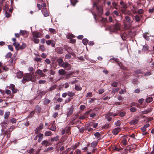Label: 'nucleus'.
<instances>
[{"instance_id":"72a5a7b5","label":"nucleus","mask_w":154,"mask_h":154,"mask_svg":"<svg viewBox=\"0 0 154 154\" xmlns=\"http://www.w3.org/2000/svg\"><path fill=\"white\" fill-rule=\"evenodd\" d=\"M12 54L11 52H8L5 55V57L6 58H10L11 57Z\"/></svg>"},{"instance_id":"20e7f679","label":"nucleus","mask_w":154,"mask_h":154,"mask_svg":"<svg viewBox=\"0 0 154 154\" xmlns=\"http://www.w3.org/2000/svg\"><path fill=\"white\" fill-rule=\"evenodd\" d=\"M93 8L96 7L98 13L100 14H103V7L102 6H98L97 3L94 2L93 4Z\"/></svg>"},{"instance_id":"f257e3e1","label":"nucleus","mask_w":154,"mask_h":154,"mask_svg":"<svg viewBox=\"0 0 154 154\" xmlns=\"http://www.w3.org/2000/svg\"><path fill=\"white\" fill-rule=\"evenodd\" d=\"M120 23H117L113 25L108 26L106 28V30L111 32H117L118 30H120Z\"/></svg>"},{"instance_id":"0e129e2a","label":"nucleus","mask_w":154,"mask_h":154,"mask_svg":"<svg viewBox=\"0 0 154 154\" xmlns=\"http://www.w3.org/2000/svg\"><path fill=\"white\" fill-rule=\"evenodd\" d=\"M126 91L125 90H122L119 91V93L120 94H123L126 92Z\"/></svg>"},{"instance_id":"393cba45","label":"nucleus","mask_w":154,"mask_h":154,"mask_svg":"<svg viewBox=\"0 0 154 154\" xmlns=\"http://www.w3.org/2000/svg\"><path fill=\"white\" fill-rule=\"evenodd\" d=\"M75 95V93L71 91H68L67 93V95L70 97H72L74 96Z\"/></svg>"},{"instance_id":"ddd939ff","label":"nucleus","mask_w":154,"mask_h":154,"mask_svg":"<svg viewBox=\"0 0 154 154\" xmlns=\"http://www.w3.org/2000/svg\"><path fill=\"white\" fill-rule=\"evenodd\" d=\"M139 122V120L138 119H134L133 120H131L130 122V123L131 125H135L137 124Z\"/></svg>"},{"instance_id":"79ce46f5","label":"nucleus","mask_w":154,"mask_h":154,"mask_svg":"<svg viewBox=\"0 0 154 154\" xmlns=\"http://www.w3.org/2000/svg\"><path fill=\"white\" fill-rule=\"evenodd\" d=\"M97 145V143L96 141L93 142L91 143V146L93 147H94L96 146Z\"/></svg>"},{"instance_id":"6e6d98bb","label":"nucleus","mask_w":154,"mask_h":154,"mask_svg":"<svg viewBox=\"0 0 154 154\" xmlns=\"http://www.w3.org/2000/svg\"><path fill=\"white\" fill-rule=\"evenodd\" d=\"M49 72H50V73L51 75H54L55 73V71L52 70V69H51L49 71Z\"/></svg>"},{"instance_id":"6ab92c4d","label":"nucleus","mask_w":154,"mask_h":154,"mask_svg":"<svg viewBox=\"0 0 154 154\" xmlns=\"http://www.w3.org/2000/svg\"><path fill=\"white\" fill-rule=\"evenodd\" d=\"M13 45L15 47L16 50H19V47L20 46V44L19 43L16 42H14Z\"/></svg>"},{"instance_id":"a211bd4d","label":"nucleus","mask_w":154,"mask_h":154,"mask_svg":"<svg viewBox=\"0 0 154 154\" xmlns=\"http://www.w3.org/2000/svg\"><path fill=\"white\" fill-rule=\"evenodd\" d=\"M149 126V124H147L145 125L143 127L141 128V130L143 132L145 131L146 130V128L148 127Z\"/></svg>"},{"instance_id":"a19ab883","label":"nucleus","mask_w":154,"mask_h":154,"mask_svg":"<svg viewBox=\"0 0 154 154\" xmlns=\"http://www.w3.org/2000/svg\"><path fill=\"white\" fill-rule=\"evenodd\" d=\"M118 85V82H113L111 84V85L113 87H116Z\"/></svg>"},{"instance_id":"13d9d810","label":"nucleus","mask_w":154,"mask_h":154,"mask_svg":"<svg viewBox=\"0 0 154 154\" xmlns=\"http://www.w3.org/2000/svg\"><path fill=\"white\" fill-rule=\"evenodd\" d=\"M144 75L145 76H149L151 75L150 72H146L144 73Z\"/></svg>"},{"instance_id":"5701e85b","label":"nucleus","mask_w":154,"mask_h":154,"mask_svg":"<svg viewBox=\"0 0 154 154\" xmlns=\"http://www.w3.org/2000/svg\"><path fill=\"white\" fill-rule=\"evenodd\" d=\"M42 13L44 16L45 17H48L49 16V13L47 11L45 10V11H42Z\"/></svg>"},{"instance_id":"c9c22d12","label":"nucleus","mask_w":154,"mask_h":154,"mask_svg":"<svg viewBox=\"0 0 154 154\" xmlns=\"http://www.w3.org/2000/svg\"><path fill=\"white\" fill-rule=\"evenodd\" d=\"M82 43L84 45H86L88 42V40L87 39H84L82 40Z\"/></svg>"},{"instance_id":"9d476101","label":"nucleus","mask_w":154,"mask_h":154,"mask_svg":"<svg viewBox=\"0 0 154 154\" xmlns=\"http://www.w3.org/2000/svg\"><path fill=\"white\" fill-rule=\"evenodd\" d=\"M121 129L119 128H116L114 129L112 131V133L116 135L120 131Z\"/></svg>"},{"instance_id":"774afa93","label":"nucleus","mask_w":154,"mask_h":154,"mask_svg":"<svg viewBox=\"0 0 154 154\" xmlns=\"http://www.w3.org/2000/svg\"><path fill=\"white\" fill-rule=\"evenodd\" d=\"M35 69L32 67H29L28 68V70L30 72L34 71Z\"/></svg>"},{"instance_id":"aec40b11","label":"nucleus","mask_w":154,"mask_h":154,"mask_svg":"<svg viewBox=\"0 0 154 154\" xmlns=\"http://www.w3.org/2000/svg\"><path fill=\"white\" fill-rule=\"evenodd\" d=\"M57 61L59 65L60 66H61V65H62V64L63 62V59L61 58H59L57 60Z\"/></svg>"},{"instance_id":"864d4df0","label":"nucleus","mask_w":154,"mask_h":154,"mask_svg":"<svg viewBox=\"0 0 154 154\" xmlns=\"http://www.w3.org/2000/svg\"><path fill=\"white\" fill-rule=\"evenodd\" d=\"M13 61V59L12 58H11L8 61V63H9V65H11Z\"/></svg>"},{"instance_id":"7ed1b4c3","label":"nucleus","mask_w":154,"mask_h":154,"mask_svg":"<svg viewBox=\"0 0 154 154\" xmlns=\"http://www.w3.org/2000/svg\"><path fill=\"white\" fill-rule=\"evenodd\" d=\"M33 74V73H32V74H27L25 75L23 78V79L22 80L23 82H24V81H26L28 82L29 81H32V75Z\"/></svg>"},{"instance_id":"de8ad7c7","label":"nucleus","mask_w":154,"mask_h":154,"mask_svg":"<svg viewBox=\"0 0 154 154\" xmlns=\"http://www.w3.org/2000/svg\"><path fill=\"white\" fill-rule=\"evenodd\" d=\"M130 110L132 112H134L136 111L137 109L135 107H132L130 109Z\"/></svg>"},{"instance_id":"2eb2a0df","label":"nucleus","mask_w":154,"mask_h":154,"mask_svg":"<svg viewBox=\"0 0 154 154\" xmlns=\"http://www.w3.org/2000/svg\"><path fill=\"white\" fill-rule=\"evenodd\" d=\"M41 34L39 32L35 33L33 34V38H38L41 36Z\"/></svg>"},{"instance_id":"338daca9","label":"nucleus","mask_w":154,"mask_h":154,"mask_svg":"<svg viewBox=\"0 0 154 154\" xmlns=\"http://www.w3.org/2000/svg\"><path fill=\"white\" fill-rule=\"evenodd\" d=\"M95 100H96V99L94 98H90L89 99L88 101L89 103H93Z\"/></svg>"},{"instance_id":"2f4dec72","label":"nucleus","mask_w":154,"mask_h":154,"mask_svg":"<svg viewBox=\"0 0 154 154\" xmlns=\"http://www.w3.org/2000/svg\"><path fill=\"white\" fill-rule=\"evenodd\" d=\"M121 36L123 40H125L126 39V36L125 34L123 33V34L121 35Z\"/></svg>"},{"instance_id":"4468645a","label":"nucleus","mask_w":154,"mask_h":154,"mask_svg":"<svg viewBox=\"0 0 154 154\" xmlns=\"http://www.w3.org/2000/svg\"><path fill=\"white\" fill-rule=\"evenodd\" d=\"M38 142H40L42 140L43 138V134H42L40 133L38 135Z\"/></svg>"},{"instance_id":"f8f14e48","label":"nucleus","mask_w":154,"mask_h":154,"mask_svg":"<svg viewBox=\"0 0 154 154\" xmlns=\"http://www.w3.org/2000/svg\"><path fill=\"white\" fill-rule=\"evenodd\" d=\"M41 144L42 145L46 147L50 145V144L47 140H44L42 141Z\"/></svg>"},{"instance_id":"37998d69","label":"nucleus","mask_w":154,"mask_h":154,"mask_svg":"<svg viewBox=\"0 0 154 154\" xmlns=\"http://www.w3.org/2000/svg\"><path fill=\"white\" fill-rule=\"evenodd\" d=\"M148 49V47L147 45H145L143 46V51H147Z\"/></svg>"},{"instance_id":"bf43d9fd","label":"nucleus","mask_w":154,"mask_h":154,"mask_svg":"<svg viewBox=\"0 0 154 154\" xmlns=\"http://www.w3.org/2000/svg\"><path fill=\"white\" fill-rule=\"evenodd\" d=\"M16 121V119L14 118H12L11 120V122L12 123H15Z\"/></svg>"},{"instance_id":"e433bc0d","label":"nucleus","mask_w":154,"mask_h":154,"mask_svg":"<svg viewBox=\"0 0 154 154\" xmlns=\"http://www.w3.org/2000/svg\"><path fill=\"white\" fill-rule=\"evenodd\" d=\"M72 112L73 110L72 109H71L67 113V116L68 117L70 115L72 114Z\"/></svg>"},{"instance_id":"603ef678","label":"nucleus","mask_w":154,"mask_h":154,"mask_svg":"<svg viewBox=\"0 0 154 154\" xmlns=\"http://www.w3.org/2000/svg\"><path fill=\"white\" fill-rule=\"evenodd\" d=\"M49 129L51 131H55L56 129V127L53 125V126L49 128Z\"/></svg>"},{"instance_id":"473e14b6","label":"nucleus","mask_w":154,"mask_h":154,"mask_svg":"<svg viewBox=\"0 0 154 154\" xmlns=\"http://www.w3.org/2000/svg\"><path fill=\"white\" fill-rule=\"evenodd\" d=\"M134 72L137 74H140L142 73L141 70L140 69L135 70L134 71Z\"/></svg>"},{"instance_id":"c03bdc74","label":"nucleus","mask_w":154,"mask_h":154,"mask_svg":"<svg viewBox=\"0 0 154 154\" xmlns=\"http://www.w3.org/2000/svg\"><path fill=\"white\" fill-rule=\"evenodd\" d=\"M49 31L51 33H55L56 32L54 29L52 28H50L49 29Z\"/></svg>"},{"instance_id":"09e8293b","label":"nucleus","mask_w":154,"mask_h":154,"mask_svg":"<svg viewBox=\"0 0 154 154\" xmlns=\"http://www.w3.org/2000/svg\"><path fill=\"white\" fill-rule=\"evenodd\" d=\"M115 124L117 126H119L121 125V122L119 120H118L115 123Z\"/></svg>"},{"instance_id":"b1692460","label":"nucleus","mask_w":154,"mask_h":154,"mask_svg":"<svg viewBox=\"0 0 154 154\" xmlns=\"http://www.w3.org/2000/svg\"><path fill=\"white\" fill-rule=\"evenodd\" d=\"M51 134V132L49 131H46L45 133V136H50Z\"/></svg>"},{"instance_id":"3c124183","label":"nucleus","mask_w":154,"mask_h":154,"mask_svg":"<svg viewBox=\"0 0 154 154\" xmlns=\"http://www.w3.org/2000/svg\"><path fill=\"white\" fill-rule=\"evenodd\" d=\"M126 141H127L126 139H125L123 140H122V143L124 145H127Z\"/></svg>"},{"instance_id":"e2e57ef3","label":"nucleus","mask_w":154,"mask_h":154,"mask_svg":"<svg viewBox=\"0 0 154 154\" xmlns=\"http://www.w3.org/2000/svg\"><path fill=\"white\" fill-rule=\"evenodd\" d=\"M78 2L77 0H73L72 3H71V4H72L74 6H75L77 3Z\"/></svg>"},{"instance_id":"680f3d73","label":"nucleus","mask_w":154,"mask_h":154,"mask_svg":"<svg viewBox=\"0 0 154 154\" xmlns=\"http://www.w3.org/2000/svg\"><path fill=\"white\" fill-rule=\"evenodd\" d=\"M54 149V147H48L46 150L45 151L46 152L48 151L49 150H53Z\"/></svg>"},{"instance_id":"a18cd8bd","label":"nucleus","mask_w":154,"mask_h":154,"mask_svg":"<svg viewBox=\"0 0 154 154\" xmlns=\"http://www.w3.org/2000/svg\"><path fill=\"white\" fill-rule=\"evenodd\" d=\"M135 20L136 22H139L140 20L139 17L138 15H136L135 17Z\"/></svg>"},{"instance_id":"8fccbe9b","label":"nucleus","mask_w":154,"mask_h":154,"mask_svg":"<svg viewBox=\"0 0 154 154\" xmlns=\"http://www.w3.org/2000/svg\"><path fill=\"white\" fill-rule=\"evenodd\" d=\"M20 35H23L24 34H26V31H23L20 30Z\"/></svg>"},{"instance_id":"dca6fc26","label":"nucleus","mask_w":154,"mask_h":154,"mask_svg":"<svg viewBox=\"0 0 154 154\" xmlns=\"http://www.w3.org/2000/svg\"><path fill=\"white\" fill-rule=\"evenodd\" d=\"M152 108H149L146 110L142 111L141 112L143 114H146L152 111Z\"/></svg>"},{"instance_id":"1a4fd4ad","label":"nucleus","mask_w":154,"mask_h":154,"mask_svg":"<svg viewBox=\"0 0 154 154\" xmlns=\"http://www.w3.org/2000/svg\"><path fill=\"white\" fill-rule=\"evenodd\" d=\"M36 72L41 77H45L46 75L42 72V71L40 69H38L36 71Z\"/></svg>"},{"instance_id":"69168bd1","label":"nucleus","mask_w":154,"mask_h":154,"mask_svg":"<svg viewBox=\"0 0 154 154\" xmlns=\"http://www.w3.org/2000/svg\"><path fill=\"white\" fill-rule=\"evenodd\" d=\"M137 13L139 14H142L143 13V10L142 9H140L138 10Z\"/></svg>"},{"instance_id":"ea45409f","label":"nucleus","mask_w":154,"mask_h":154,"mask_svg":"<svg viewBox=\"0 0 154 154\" xmlns=\"http://www.w3.org/2000/svg\"><path fill=\"white\" fill-rule=\"evenodd\" d=\"M34 60L35 61H36L37 62H41V58H40L37 57H35L34 59Z\"/></svg>"},{"instance_id":"c85d7f7f","label":"nucleus","mask_w":154,"mask_h":154,"mask_svg":"<svg viewBox=\"0 0 154 154\" xmlns=\"http://www.w3.org/2000/svg\"><path fill=\"white\" fill-rule=\"evenodd\" d=\"M75 89L77 91H80L82 89V88L80 86L75 85Z\"/></svg>"},{"instance_id":"bb28decb","label":"nucleus","mask_w":154,"mask_h":154,"mask_svg":"<svg viewBox=\"0 0 154 154\" xmlns=\"http://www.w3.org/2000/svg\"><path fill=\"white\" fill-rule=\"evenodd\" d=\"M26 46V45L25 44L23 43L21 45L19 46V49H23L25 48Z\"/></svg>"},{"instance_id":"f3484780","label":"nucleus","mask_w":154,"mask_h":154,"mask_svg":"<svg viewBox=\"0 0 154 154\" xmlns=\"http://www.w3.org/2000/svg\"><path fill=\"white\" fill-rule=\"evenodd\" d=\"M23 72L20 71L18 72L17 74V77L19 79L21 78L23 76Z\"/></svg>"},{"instance_id":"cd10ccee","label":"nucleus","mask_w":154,"mask_h":154,"mask_svg":"<svg viewBox=\"0 0 154 154\" xmlns=\"http://www.w3.org/2000/svg\"><path fill=\"white\" fill-rule=\"evenodd\" d=\"M35 110L38 112H40L41 111V108L40 107L37 106L35 108Z\"/></svg>"},{"instance_id":"7c9ffc66","label":"nucleus","mask_w":154,"mask_h":154,"mask_svg":"<svg viewBox=\"0 0 154 154\" xmlns=\"http://www.w3.org/2000/svg\"><path fill=\"white\" fill-rule=\"evenodd\" d=\"M153 100L152 98L151 97H149L146 100L147 103H150Z\"/></svg>"},{"instance_id":"4d7b16f0","label":"nucleus","mask_w":154,"mask_h":154,"mask_svg":"<svg viewBox=\"0 0 154 154\" xmlns=\"http://www.w3.org/2000/svg\"><path fill=\"white\" fill-rule=\"evenodd\" d=\"M65 57L66 59H68L71 58V56L70 54H67L66 55Z\"/></svg>"},{"instance_id":"39448f33","label":"nucleus","mask_w":154,"mask_h":154,"mask_svg":"<svg viewBox=\"0 0 154 154\" xmlns=\"http://www.w3.org/2000/svg\"><path fill=\"white\" fill-rule=\"evenodd\" d=\"M61 67L67 70H70L71 68V65L66 62H63Z\"/></svg>"},{"instance_id":"423d86ee","label":"nucleus","mask_w":154,"mask_h":154,"mask_svg":"<svg viewBox=\"0 0 154 154\" xmlns=\"http://www.w3.org/2000/svg\"><path fill=\"white\" fill-rule=\"evenodd\" d=\"M43 128V125L40 124L39 126L36 128L35 131V133L36 134H38Z\"/></svg>"},{"instance_id":"49530a36","label":"nucleus","mask_w":154,"mask_h":154,"mask_svg":"<svg viewBox=\"0 0 154 154\" xmlns=\"http://www.w3.org/2000/svg\"><path fill=\"white\" fill-rule=\"evenodd\" d=\"M46 82L45 80H40L39 81L38 83L39 84H44Z\"/></svg>"},{"instance_id":"4c0bfd02","label":"nucleus","mask_w":154,"mask_h":154,"mask_svg":"<svg viewBox=\"0 0 154 154\" xmlns=\"http://www.w3.org/2000/svg\"><path fill=\"white\" fill-rule=\"evenodd\" d=\"M91 11V13L92 14V15H93V16H94V18L96 21V22H97V18H96V17H97V15H96V14H95L94 13V12H93L92 11Z\"/></svg>"},{"instance_id":"4be33fe9","label":"nucleus","mask_w":154,"mask_h":154,"mask_svg":"<svg viewBox=\"0 0 154 154\" xmlns=\"http://www.w3.org/2000/svg\"><path fill=\"white\" fill-rule=\"evenodd\" d=\"M120 4L122 7L124 8H127V5L123 2L121 1L120 2Z\"/></svg>"},{"instance_id":"0eeeda50","label":"nucleus","mask_w":154,"mask_h":154,"mask_svg":"<svg viewBox=\"0 0 154 154\" xmlns=\"http://www.w3.org/2000/svg\"><path fill=\"white\" fill-rule=\"evenodd\" d=\"M112 116H113V113L109 112L106 115L105 117L108 121H110L112 118Z\"/></svg>"},{"instance_id":"c756f323","label":"nucleus","mask_w":154,"mask_h":154,"mask_svg":"<svg viewBox=\"0 0 154 154\" xmlns=\"http://www.w3.org/2000/svg\"><path fill=\"white\" fill-rule=\"evenodd\" d=\"M10 115V112H5L4 118L5 119H7Z\"/></svg>"},{"instance_id":"9b49d317","label":"nucleus","mask_w":154,"mask_h":154,"mask_svg":"<svg viewBox=\"0 0 154 154\" xmlns=\"http://www.w3.org/2000/svg\"><path fill=\"white\" fill-rule=\"evenodd\" d=\"M58 74L59 75H65L66 73V72L65 71L64 69H61L58 70Z\"/></svg>"},{"instance_id":"052dcab7","label":"nucleus","mask_w":154,"mask_h":154,"mask_svg":"<svg viewBox=\"0 0 154 154\" xmlns=\"http://www.w3.org/2000/svg\"><path fill=\"white\" fill-rule=\"evenodd\" d=\"M125 112H121L120 113L119 116L121 117H123L125 115Z\"/></svg>"},{"instance_id":"58836bf2","label":"nucleus","mask_w":154,"mask_h":154,"mask_svg":"<svg viewBox=\"0 0 154 154\" xmlns=\"http://www.w3.org/2000/svg\"><path fill=\"white\" fill-rule=\"evenodd\" d=\"M33 39V41L35 43H38L39 42V39L38 38H34Z\"/></svg>"},{"instance_id":"412c9836","label":"nucleus","mask_w":154,"mask_h":154,"mask_svg":"<svg viewBox=\"0 0 154 154\" xmlns=\"http://www.w3.org/2000/svg\"><path fill=\"white\" fill-rule=\"evenodd\" d=\"M59 137L57 135L56 137H52L51 138V141L52 142H53L54 141H57L58 140Z\"/></svg>"},{"instance_id":"a878e982","label":"nucleus","mask_w":154,"mask_h":154,"mask_svg":"<svg viewBox=\"0 0 154 154\" xmlns=\"http://www.w3.org/2000/svg\"><path fill=\"white\" fill-rule=\"evenodd\" d=\"M39 49L42 52L45 51V50L44 46L43 45H41L40 46Z\"/></svg>"},{"instance_id":"f704fd0d","label":"nucleus","mask_w":154,"mask_h":154,"mask_svg":"<svg viewBox=\"0 0 154 154\" xmlns=\"http://www.w3.org/2000/svg\"><path fill=\"white\" fill-rule=\"evenodd\" d=\"M50 100L48 99H45L44 101V104L46 105L49 103L50 102Z\"/></svg>"},{"instance_id":"6e6552de","label":"nucleus","mask_w":154,"mask_h":154,"mask_svg":"<svg viewBox=\"0 0 154 154\" xmlns=\"http://www.w3.org/2000/svg\"><path fill=\"white\" fill-rule=\"evenodd\" d=\"M9 88L12 90V92L13 93H16L17 92V89L15 88V86L14 85L11 84L9 86Z\"/></svg>"},{"instance_id":"f03ea898","label":"nucleus","mask_w":154,"mask_h":154,"mask_svg":"<svg viewBox=\"0 0 154 154\" xmlns=\"http://www.w3.org/2000/svg\"><path fill=\"white\" fill-rule=\"evenodd\" d=\"M133 21L129 17L125 16V20L123 22L125 29H129L131 27Z\"/></svg>"},{"instance_id":"5fc2aeb1","label":"nucleus","mask_w":154,"mask_h":154,"mask_svg":"<svg viewBox=\"0 0 154 154\" xmlns=\"http://www.w3.org/2000/svg\"><path fill=\"white\" fill-rule=\"evenodd\" d=\"M104 92V90L103 89H100L98 90V93L99 94H101Z\"/></svg>"}]
</instances>
